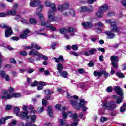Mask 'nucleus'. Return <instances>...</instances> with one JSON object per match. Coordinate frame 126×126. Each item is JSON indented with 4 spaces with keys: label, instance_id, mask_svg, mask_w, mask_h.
Returning <instances> with one entry per match:
<instances>
[{
    "label": "nucleus",
    "instance_id": "nucleus-60",
    "mask_svg": "<svg viewBox=\"0 0 126 126\" xmlns=\"http://www.w3.org/2000/svg\"><path fill=\"white\" fill-rule=\"evenodd\" d=\"M29 32L30 31L28 30V29H26L24 31V34L27 36V35L29 34Z\"/></svg>",
    "mask_w": 126,
    "mask_h": 126
},
{
    "label": "nucleus",
    "instance_id": "nucleus-12",
    "mask_svg": "<svg viewBox=\"0 0 126 126\" xmlns=\"http://www.w3.org/2000/svg\"><path fill=\"white\" fill-rule=\"evenodd\" d=\"M84 28L87 29L88 28H92L93 25L90 22H84L82 23Z\"/></svg>",
    "mask_w": 126,
    "mask_h": 126
},
{
    "label": "nucleus",
    "instance_id": "nucleus-6",
    "mask_svg": "<svg viewBox=\"0 0 126 126\" xmlns=\"http://www.w3.org/2000/svg\"><path fill=\"white\" fill-rule=\"evenodd\" d=\"M111 61L112 62V66H113L114 68H118V62H119V59L118 56H111Z\"/></svg>",
    "mask_w": 126,
    "mask_h": 126
},
{
    "label": "nucleus",
    "instance_id": "nucleus-9",
    "mask_svg": "<svg viewBox=\"0 0 126 126\" xmlns=\"http://www.w3.org/2000/svg\"><path fill=\"white\" fill-rule=\"evenodd\" d=\"M69 7V4H68V3H65L63 5H59L58 6V10L61 12H62V11H64V10L68 9Z\"/></svg>",
    "mask_w": 126,
    "mask_h": 126
},
{
    "label": "nucleus",
    "instance_id": "nucleus-31",
    "mask_svg": "<svg viewBox=\"0 0 126 126\" xmlns=\"http://www.w3.org/2000/svg\"><path fill=\"white\" fill-rule=\"evenodd\" d=\"M89 52L90 55H95L97 53V49L95 48L91 49Z\"/></svg>",
    "mask_w": 126,
    "mask_h": 126
},
{
    "label": "nucleus",
    "instance_id": "nucleus-26",
    "mask_svg": "<svg viewBox=\"0 0 126 126\" xmlns=\"http://www.w3.org/2000/svg\"><path fill=\"white\" fill-rule=\"evenodd\" d=\"M41 25H42V26H46L48 28H49L50 26H52V24H51V23L49 22H42Z\"/></svg>",
    "mask_w": 126,
    "mask_h": 126
},
{
    "label": "nucleus",
    "instance_id": "nucleus-47",
    "mask_svg": "<svg viewBox=\"0 0 126 126\" xmlns=\"http://www.w3.org/2000/svg\"><path fill=\"white\" fill-rule=\"evenodd\" d=\"M108 118L103 117L100 118V122H102V123H104V122H106V121H107Z\"/></svg>",
    "mask_w": 126,
    "mask_h": 126
},
{
    "label": "nucleus",
    "instance_id": "nucleus-22",
    "mask_svg": "<svg viewBox=\"0 0 126 126\" xmlns=\"http://www.w3.org/2000/svg\"><path fill=\"white\" fill-rule=\"evenodd\" d=\"M63 68V64L61 63L57 64V70H58V73H61Z\"/></svg>",
    "mask_w": 126,
    "mask_h": 126
},
{
    "label": "nucleus",
    "instance_id": "nucleus-64",
    "mask_svg": "<svg viewBox=\"0 0 126 126\" xmlns=\"http://www.w3.org/2000/svg\"><path fill=\"white\" fill-rule=\"evenodd\" d=\"M121 3L122 4V5H123V6H124L125 7H126V0H123L121 1Z\"/></svg>",
    "mask_w": 126,
    "mask_h": 126
},
{
    "label": "nucleus",
    "instance_id": "nucleus-44",
    "mask_svg": "<svg viewBox=\"0 0 126 126\" xmlns=\"http://www.w3.org/2000/svg\"><path fill=\"white\" fill-rule=\"evenodd\" d=\"M39 82L37 81H35L33 83H32L31 85V86L32 87H34V86H37Z\"/></svg>",
    "mask_w": 126,
    "mask_h": 126
},
{
    "label": "nucleus",
    "instance_id": "nucleus-20",
    "mask_svg": "<svg viewBox=\"0 0 126 126\" xmlns=\"http://www.w3.org/2000/svg\"><path fill=\"white\" fill-rule=\"evenodd\" d=\"M53 59L56 63H60V62H63L64 61L63 56H59L58 58L54 57Z\"/></svg>",
    "mask_w": 126,
    "mask_h": 126
},
{
    "label": "nucleus",
    "instance_id": "nucleus-38",
    "mask_svg": "<svg viewBox=\"0 0 126 126\" xmlns=\"http://www.w3.org/2000/svg\"><path fill=\"white\" fill-rule=\"evenodd\" d=\"M116 75L120 78H124V77H125V75H124L121 72H117Z\"/></svg>",
    "mask_w": 126,
    "mask_h": 126
},
{
    "label": "nucleus",
    "instance_id": "nucleus-24",
    "mask_svg": "<svg viewBox=\"0 0 126 126\" xmlns=\"http://www.w3.org/2000/svg\"><path fill=\"white\" fill-rule=\"evenodd\" d=\"M16 10H12L7 11V14L8 15H12V16H14V15H16Z\"/></svg>",
    "mask_w": 126,
    "mask_h": 126
},
{
    "label": "nucleus",
    "instance_id": "nucleus-15",
    "mask_svg": "<svg viewBox=\"0 0 126 126\" xmlns=\"http://www.w3.org/2000/svg\"><path fill=\"white\" fill-rule=\"evenodd\" d=\"M75 15V12H74V10L71 9L68 12H65L63 13V15L64 16H68V15H71V16H74Z\"/></svg>",
    "mask_w": 126,
    "mask_h": 126
},
{
    "label": "nucleus",
    "instance_id": "nucleus-43",
    "mask_svg": "<svg viewBox=\"0 0 126 126\" xmlns=\"http://www.w3.org/2000/svg\"><path fill=\"white\" fill-rule=\"evenodd\" d=\"M43 8H44L43 5H39L38 6V8L37 10V11H42L43 10Z\"/></svg>",
    "mask_w": 126,
    "mask_h": 126
},
{
    "label": "nucleus",
    "instance_id": "nucleus-5",
    "mask_svg": "<svg viewBox=\"0 0 126 126\" xmlns=\"http://www.w3.org/2000/svg\"><path fill=\"white\" fill-rule=\"evenodd\" d=\"M29 55H30L31 56H37V57H40V58L43 59V60H45V61H48V57L46 55L39 54V52H37V50L35 49L30 51Z\"/></svg>",
    "mask_w": 126,
    "mask_h": 126
},
{
    "label": "nucleus",
    "instance_id": "nucleus-29",
    "mask_svg": "<svg viewBox=\"0 0 126 126\" xmlns=\"http://www.w3.org/2000/svg\"><path fill=\"white\" fill-rule=\"evenodd\" d=\"M104 15V14H103V12L100 10V11H98L96 13V16L98 18H101V17H103Z\"/></svg>",
    "mask_w": 126,
    "mask_h": 126
},
{
    "label": "nucleus",
    "instance_id": "nucleus-34",
    "mask_svg": "<svg viewBox=\"0 0 126 126\" xmlns=\"http://www.w3.org/2000/svg\"><path fill=\"white\" fill-rule=\"evenodd\" d=\"M44 92L46 95H51V94H53V93H54V92L51 90H45Z\"/></svg>",
    "mask_w": 126,
    "mask_h": 126
},
{
    "label": "nucleus",
    "instance_id": "nucleus-7",
    "mask_svg": "<svg viewBox=\"0 0 126 126\" xmlns=\"http://www.w3.org/2000/svg\"><path fill=\"white\" fill-rule=\"evenodd\" d=\"M54 11H54L52 10V11L49 10L48 12V20H49L50 22H52L53 21H57V19L56 18V17H55V13L54 12Z\"/></svg>",
    "mask_w": 126,
    "mask_h": 126
},
{
    "label": "nucleus",
    "instance_id": "nucleus-1",
    "mask_svg": "<svg viewBox=\"0 0 126 126\" xmlns=\"http://www.w3.org/2000/svg\"><path fill=\"white\" fill-rule=\"evenodd\" d=\"M14 112L16 114V116L20 117L21 119H29L31 120L32 123L36 122V119H37V116L33 115L32 116H28V112H19V108L18 107H15Z\"/></svg>",
    "mask_w": 126,
    "mask_h": 126
},
{
    "label": "nucleus",
    "instance_id": "nucleus-55",
    "mask_svg": "<svg viewBox=\"0 0 126 126\" xmlns=\"http://www.w3.org/2000/svg\"><path fill=\"white\" fill-rule=\"evenodd\" d=\"M18 4L17 3H15L14 4V5L13 6V9L14 10H15L16 9H17V8H18Z\"/></svg>",
    "mask_w": 126,
    "mask_h": 126
},
{
    "label": "nucleus",
    "instance_id": "nucleus-33",
    "mask_svg": "<svg viewBox=\"0 0 126 126\" xmlns=\"http://www.w3.org/2000/svg\"><path fill=\"white\" fill-rule=\"evenodd\" d=\"M126 103H124L122 106L120 108L121 113H124L126 110Z\"/></svg>",
    "mask_w": 126,
    "mask_h": 126
},
{
    "label": "nucleus",
    "instance_id": "nucleus-32",
    "mask_svg": "<svg viewBox=\"0 0 126 126\" xmlns=\"http://www.w3.org/2000/svg\"><path fill=\"white\" fill-rule=\"evenodd\" d=\"M116 107H117V105H116V102L115 101L111 102V111H112V110H114V109H116Z\"/></svg>",
    "mask_w": 126,
    "mask_h": 126
},
{
    "label": "nucleus",
    "instance_id": "nucleus-37",
    "mask_svg": "<svg viewBox=\"0 0 126 126\" xmlns=\"http://www.w3.org/2000/svg\"><path fill=\"white\" fill-rule=\"evenodd\" d=\"M72 118L74 121H78V116H77V114L76 113L73 114Z\"/></svg>",
    "mask_w": 126,
    "mask_h": 126
},
{
    "label": "nucleus",
    "instance_id": "nucleus-62",
    "mask_svg": "<svg viewBox=\"0 0 126 126\" xmlns=\"http://www.w3.org/2000/svg\"><path fill=\"white\" fill-rule=\"evenodd\" d=\"M100 62H104V56L101 55L99 57Z\"/></svg>",
    "mask_w": 126,
    "mask_h": 126
},
{
    "label": "nucleus",
    "instance_id": "nucleus-4",
    "mask_svg": "<svg viewBox=\"0 0 126 126\" xmlns=\"http://www.w3.org/2000/svg\"><path fill=\"white\" fill-rule=\"evenodd\" d=\"M0 27L1 28H6L5 30V38H9L13 34V32L12 31V29L11 27L8 26L7 24L2 23L0 25Z\"/></svg>",
    "mask_w": 126,
    "mask_h": 126
},
{
    "label": "nucleus",
    "instance_id": "nucleus-52",
    "mask_svg": "<svg viewBox=\"0 0 126 126\" xmlns=\"http://www.w3.org/2000/svg\"><path fill=\"white\" fill-rule=\"evenodd\" d=\"M42 103L43 106H46V105H48V101L45 100V99H43Z\"/></svg>",
    "mask_w": 126,
    "mask_h": 126
},
{
    "label": "nucleus",
    "instance_id": "nucleus-58",
    "mask_svg": "<svg viewBox=\"0 0 126 126\" xmlns=\"http://www.w3.org/2000/svg\"><path fill=\"white\" fill-rule=\"evenodd\" d=\"M27 81L29 84H31V83H32V79L31 78H27Z\"/></svg>",
    "mask_w": 126,
    "mask_h": 126
},
{
    "label": "nucleus",
    "instance_id": "nucleus-59",
    "mask_svg": "<svg viewBox=\"0 0 126 126\" xmlns=\"http://www.w3.org/2000/svg\"><path fill=\"white\" fill-rule=\"evenodd\" d=\"M97 0H88V3H89V4H93V3L94 2L96 1Z\"/></svg>",
    "mask_w": 126,
    "mask_h": 126
},
{
    "label": "nucleus",
    "instance_id": "nucleus-25",
    "mask_svg": "<svg viewBox=\"0 0 126 126\" xmlns=\"http://www.w3.org/2000/svg\"><path fill=\"white\" fill-rule=\"evenodd\" d=\"M59 32L60 34H63L64 35V34H66V33H67V29L65 28H61L59 29Z\"/></svg>",
    "mask_w": 126,
    "mask_h": 126
},
{
    "label": "nucleus",
    "instance_id": "nucleus-36",
    "mask_svg": "<svg viewBox=\"0 0 126 126\" xmlns=\"http://www.w3.org/2000/svg\"><path fill=\"white\" fill-rule=\"evenodd\" d=\"M95 26H98V27H104V24L101 22H97L94 24Z\"/></svg>",
    "mask_w": 126,
    "mask_h": 126
},
{
    "label": "nucleus",
    "instance_id": "nucleus-8",
    "mask_svg": "<svg viewBox=\"0 0 126 126\" xmlns=\"http://www.w3.org/2000/svg\"><path fill=\"white\" fill-rule=\"evenodd\" d=\"M44 5L45 7H51L53 11H57V8H56V5L54 3H51V1L48 0L45 1Z\"/></svg>",
    "mask_w": 126,
    "mask_h": 126
},
{
    "label": "nucleus",
    "instance_id": "nucleus-23",
    "mask_svg": "<svg viewBox=\"0 0 126 126\" xmlns=\"http://www.w3.org/2000/svg\"><path fill=\"white\" fill-rule=\"evenodd\" d=\"M103 107L107 110H111V103L108 102H105L103 103Z\"/></svg>",
    "mask_w": 126,
    "mask_h": 126
},
{
    "label": "nucleus",
    "instance_id": "nucleus-54",
    "mask_svg": "<svg viewBox=\"0 0 126 126\" xmlns=\"http://www.w3.org/2000/svg\"><path fill=\"white\" fill-rule=\"evenodd\" d=\"M20 37L21 39H25V38L27 37V35H26V34H25L24 33H22L20 35Z\"/></svg>",
    "mask_w": 126,
    "mask_h": 126
},
{
    "label": "nucleus",
    "instance_id": "nucleus-39",
    "mask_svg": "<svg viewBox=\"0 0 126 126\" xmlns=\"http://www.w3.org/2000/svg\"><path fill=\"white\" fill-rule=\"evenodd\" d=\"M29 22L32 23V24H36L37 23V20L35 19H30Z\"/></svg>",
    "mask_w": 126,
    "mask_h": 126
},
{
    "label": "nucleus",
    "instance_id": "nucleus-17",
    "mask_svg": "<svg viewBox=\"0 0 126 126\" xmlns=\"http://www.w3.org/2000/svg\"><path fill=\"white\" fill-rule=\"evenodd\" d=\"M115 89L118 95L120 96H123L124 94H123V90L119 86H115Z\"/></svg>",
    "mask_w": 126,
    "mask_h": 126
},
{
    "label": "nucleus",
    "instance_id": "nucleus-2",
    "mask_svg": "<svg viewBox=\"0 0 126 126\" xmlns=\"http://www.w3.org/2000/svg\"><path fill=\"white\" fill-rule=\"evenodd\" d=\"M19 98L21 97V94L19 93H14L13 94H8V92L6 90L2 91L1 92V98L3 100H8L12 98Z\"/></svg>",
    "mask_w": 126,
    "mask_h": 126
},
{
    "label": "nucleus",
    "instance_id": "nucleus-49",
    "mask_svg": "<svg viewBox=\"0 0 126 126\" xmlns=\"http://www.w3.org/2000/svg\"><path fill=\"white\" fill-rule=\"evenodd\" d=\"M60 124L61 125V126H64V125H65V120L61 119L60 120Z\"/></svg>",
    "mask_w": 126,
    "mask_h": 126
},
{
    "label": "nucleus",
    "instance_id": "nucleus-63",
    "mask_svg": "<svg viewBox=\"0 0 126 126\" xmlns=\"http://www.w3.org/2000/svg\"><path fill=\"white\" fill-rule=\"evenodd\" d=\"M39 85H42V86H45L46 85V82H38Z\"/></svg>",
    "mask_w": 126,
    "mask_h": 126
},
{
    "label": "nucleus",
    "instance_id": "nucleus-3",
    "mask_svg": "<svg viewBox=\"0 0 126 126\" xmlns=\"http://www.w3.org/2000/svg\"><path fill=\"white\" fill-rule=\"evenodd\" d=\"M111 39H114V38H115V36H116L114 32H116L118 34V35L121 34V31L120 30V28L117 26L116 21H111Z\"/></svg>",
    "mask_w": 126,
    "mask_h": 126
},
{
    "label": "nucleus",
    "instance_id": "nucleus-41",
    "mask_svg": "<svg viewBox=\"0 0 126 126\" xmlns=\"http://www.w3.org/2000/svg\"><path fill=\"white\" fill-rule=\"evenodd\" d=\"M67 98H69V99H72V98H74L75 100H77L78 99V96L76 95H74L73 96H70L69 97V94L67 93Z\"/></svg>",
    "mask_w": 126,
    "mask_h": 126
},
{
    "label": "nucleus",
    "instance_id": "nucleus-21",
    "mask_svg": "<svg viewBox=\"0 0 126 126\" xmlns=\"http://www.w3.org/2000/svg\"><path fill=\"white\" fill-rule=\"evenodd\" d=\"M11 118H12V116H7L5 118H1L0 120V125H2V124H4L6 120H8L9 119H11Z\"/></svg>",
    "mask_w": 126,
    "mask_h": 126
},
{
    "label": "nucleus",
    "instance_id": "nucleus-14",
    "mask_svg": "<svg viewBox=\"0 0 126 126\" xmlns=\"http://www.w3.org/2000/svg\"><path fill=\"white\" fill-rule=\"evenodd\" d=\"M39 4H41V2L39 0L32 1L30 2V5L32 7H37L39 5Z\"/></svg>",
    "mask_w": 126,
    "mask_h": 126
},
{
    "label": "nucleus",
    "instance_id": "nucleus-51",
    "mask_svg": "<svg viewBox=\"0 0 126 126\" xmlns=\"http://www.w3.org/2000/svg\"><path fill=\"white\" fill-rule=\"evenodd\" d=\"M20 54L21 56H27V52H26V51H22L20 52Z\"/></svg>",
    "mask_w": 126,
    "mask_h": 126
},
{
    "label": "nucleus",
    "instance_id": "nucleus-57",
    "mask_svg": "<svg viewBox=\"0 0 126 126\" xmlns=\"http://www.w3.org/2000/svg\"><path fill=\"white\" fill-rule=\"evenodd\" d=\"M105 34L107 35V36H111V31H106L104 32Z\"/></svg>",
    "mask_w": 126,
    "mask_h": 126
},
{
    "label": "nucleus",
    "instance_id": "nucleus-18",
    "mask_svg": "<svg viewBox=\"0 0 126 126\" xmlns=\"http://www.w3.org/2000/svg\"><path fill=\"white\" fill-rule=\"evenodd\" d=\"M86 103V102L84 101V99H81L80 100V103H78V107H76V110H79L80 108H82L84 107V104Z\"/></svg>",
    "mask_w": 126,
    "mask_h": 126
},
{
    "label": "nucleus",
    "instance_id": "nucleus-61",
    "mask_svg": "<svg viewBox=\"0 0 126 126\" xmlns=\"http://www.w3.org/2000/svg\"><path fill=\"white\" fill-rule=\"evenodd\" d=\"M10 62L12 63H13L14 64H15L16 63V61L14 58H11L10 59Z\"/></svg>",
    "mask_w": 126,
    "mask_h": 126
},
{
    "label": "nucleus",
    "instance_id": "nucleus-35",
    "mask_svg": "<svg viewBox=\"0 0 126 126\" xmlns=\"http://www.w3.org/2000/svg\"><path fill=\"white\" fill-rule=\"evenodd\" d=\"M37 15L40 18V20H45V18L44 17V15L41 13H38Z\"/></svg>",
    "mask_w": 126,
    "mask_h": 126
},
{
    "label": "nucleus",
    "instance_id": "nucleus-56",
    "mask_svg": "<svg viewBox=\"0 0 126 126\" xmlns=\"http://www.w3.org/2000/svg\"><path fill=\"white\" fill-rule=\"evenodd\" d=\"M88 65L89 67H91L92 66H93V65H94V63L92 61H90L88 64Z\"/></svg>",
    "mask_w": 126,
    "mask_h": 126
},
{
    "label": "nucleus",
    "instance_id": "nucleus-42",
    "mask_svg": "<svg viewBox=\"0 0 126 126\" xmlns=\"http://www.w3.org/2000/svg\"><path fill=\"white\" fill-rule=\"evenodd\" d=\"M34 71H35V69H34L33 68H29L27 70V72L29 74L33 73V72H34Z\"/></svg>",
    "mask_w": 126,
    "mask_h": 126
},
{
    "label": "nucleus",
    "instance_id": "nucleus-40",
    "mask_svg": "<svg viewBox=\"0 0 126 126\" xmlns=\"http://www.w3.org/2000/svg\"><path fill=\"white\" fill-rule=\"evenodd\" d=\"M27 61L29 63H35V60L32 58H27Z\"/></svg>",
    "mask_w": 126,
    "mask_h": 126
},
{
    "label": "nucleus",
    "instance_id": "nucleus-46",
    "mask_svg": "<svg viewBox=\"0 0 126 126\" xmlns=\"http://www.w3.org/2000/svg\"><path fill=\"white\" fill-rule=\"evenodd\" d=\"M20 18H21V15H20V14H18L16 16V17L14 18V19L15 20H17V21H18V20H19Z\"/></svg>",
    "mask_w": 126,
    "mask_h": 126
},
{
    "label": "nucleus",
    "instance_id": "nucleus-27",
    "mask_svg": "<svg viewBox=\"0 0 126 126\" xmlns=\"http://www.w3.org/2000/svg\"><path fill=\"white\" fill-rule=\"evenodd\" d=\"M70 104L75 107L76 110V107H78V103L76 101L74 100H70Z\"/></svg>",
    "mask_w": 126,
    "mask_h": 126
},
{
    "label": "nucleus",
    "instance_id": "nucleus-30",
    "mask_svg": "<svg viewBox=\"0 0 126 126\" xmlns=\"http://www.w3.org/2000/svg\"><path fill=\"white\" fill-rule=\"evenodd\" d=\"M59 73H60L61 76H62V77H63L64 78H66V77H67L68 74L66 71H63Z\"/></svg>",
    "mask_w": 126,
    "mask_h": 126
},
{
    "label": "nucleus",
    "instance_id": "nucleus-53",
    "mask_svg": "<svg viewBox=\"0 0 126 126\" xmlns=\"http://www.w3.org/2000/svg\"><path fill=\"white\" fill-rule=\"evenodd\" d=\"M49 28L51 29V30H52V31H57V28L54 26H52V25L50 26V27H49Z\"/></svg>",
    "mask_w": 126,
    "mask_h": 126
},
{
    "label": "nucleus",
    "instance_id": "nucleus-28",
    "mask_svg": "<svg viewBox=\"0 0 126 126\" xmlns=\"http://www.w3.org/2000/svg\"><path fill=\"white\" fill-rule=\"evenodd\" d=\"M47 112L50 117H53V108L52 107L49 106L48 107Z\"/></svg>",
    "mask_w": 126,
    "mask_h": 126
},
{
    "label": "nucleus",
    "instance_id": "nucleus-11",
    "mask_svg": "<svg viewBox=\"0 0 126 126\" xmlns=\"http://www.w3.org/2000/svg\"><path fill=\"white\" fill-rule=\"evenodd\" d=\"M33 48L36 49V50H40L41 49V47H40L37 44L33 43H32L30 46H27L26 47V49H27V50H31L32 49H33Z\"/></svg>",
    "mask_w": 126,
    "mask_h": 126
},
{
    "label": "nucleus",
    "instance_id": "nucleus-45",
    "mask_svg": "<svg viewBox=\"0 0 126 126\" xmlns=\"http://www.w3.org/2000/svg\"><path fill=\"white\" fill-rule=\"evenodd\" d=\"M0 75L1 77H2V78H3V77L6 75V74H5V72L4 71H0Z\"/></svg>",
    "mask_w": 126,
    "mask_h": 126
},
{
    "label": "nucleus",
    "instance_id": "nucleus-50",
    "mask_svg": "<svg viewBox=\"0 0 126 126\" xmlns=\"http://www.w3.org/2000/svg\"><path fill=\"white\" fill-rule=\"evenodd\" d=\"M8 92L9 93H13L14 92V88L10 87L8 89Z\"/></svg>",
    "mask_w": 126,
    "mask_h": 126
},
{
    "label": "nucleus",
    "instance_id": "nucleus-10",
    "mask_svg": "<svg viewBox=\"0 0 126 126\" xmlns=\"http://www.w3.org/2000/svg\"><path fill=\"white\" fill-rule=\"evenodd\" d=\"M80 11L81 12H92L93 11V8L90 6V7H87L86 6H82L80 7Z\"/></svg>",
    "mask_w": 126,
    "mask_h": 126
},
{
    "label": "nucleus",
    "instance_id": "nucleus-16",
    "mask_svg": "<svg viewBox=\"0 0 126 126\" xmlns=\"http://www.w3.org/2000/svg\"><path fill=\"white\" fill-rule=\"evenodd\" d=\"M103 74V75H108V74L106 73L105 71H101L100 72L94 71V76H101Z\"/></svg>",
    "mask_w": 126,
    "mask_h": 126
},
{
    "label": "nucleus",
    "instance_id": "nucleus-19",
    "mask_svg": "<svg viewBox=\"0 0 126 126\" xmlns=\"http://www.w3.org/2000/svg\"><path fill=\"white\" fill-rule=\"evenodd\" d=\"M62 114L63 118L64 119H67V116L72 117V116L73 115V114H72V113L70 111H68L67 113H66L65 112H63Z\"/></svg>",
    "mask_w": 126,
    "mask_h": 126
},
{
    "label": "nucleus",
    "instance_id": "nucleus-48",
    "mask_svg": "<svg viewBox=\"0 0 126 126\" xmlns=\"http://www.w3.org/2000/svg\"><path fill=\"white\" fill-rule=\"evenodd\" d=\"M72 49H73L74 51H77V50H78V46H77V45H73L72 46Z\"/></svg>",
    "mask_w": 126,
    "mask_h": 126
},
{
    "label": "nucleus",
    "instance_id": "nucleus-13",
    "mask_svg": "<svg viewBox=\"0 0 126 126\" xmlns=\"http://www.w3.org/2000/svg\"><path fill=\"white\" fill-rule=\"evenodd\" d=\"M100 10L103 12V13H105V12H107V11H109V10H110V7H109L107 4L103 5L100 8Z\"/></svg>",
    "mask_w": 126,
    "mask_h": 126
}]
</instances>
